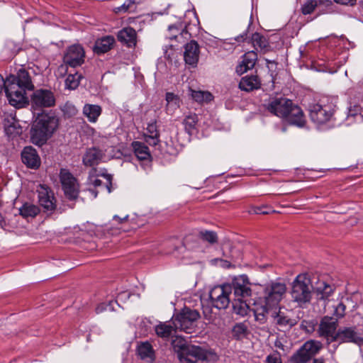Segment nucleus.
<instances>
[{"label":"nucleus","mask_w":363,"mask_h":363,"mask_svg":"<svg viewBox=\"0 0 363 363\" xmlns=\"http://www.w3.org/2000/svg\"><path fill=\"white\" fill-rule=\"evenodd\" d=\"M3 89L11 106L22 108L28 104L26 91L33 90L34 84L28 72L20 69L16 74H10L6 79L0 74V94Z\"/></svg>","instance_id":"obj_1"},{"label":"nucleus","mask_w":363,"mask_h":363,"mask_svg":"<svg viewBox=\"0 0 363 363\" xmlns=\"http://www.w3.org/2000/svg\"><path fill=\"white\" fill-rule=\"evenodd\" d=\"M267 109L272 114L284 119L291 125L303 127L306 119L301 108L294 105L291 100L284 97L272 98Z\"/></svg>","instance_id":"obj_2"},{"label":"nucleus","mask_w":363,"mask_h":363,"mask_svg":"<svg viewBox=\"0 0 363 363\" xmlns=\"http://www.w3.org/2000/svg\"><path fill=\"white\" fill-rule=\"evenodd\" d=\"M30 130L31 142L41 146L52 136L57 130L59 120L54 114L39 113Z\"/></svg>","instance_id":"obj_3"},{"label":"nucleus","mask_w":363,"mask_h":363,"mask_svg":"<svg viewBox=\"0 0 363 363\" xmlns=\"http://www.w3.org/2000/svg\"><path fill=\"white\" fill-rule=\"evenodd\" d=\"M312 289L311 279L305 274H299L292 283L291 298L299 306L303 307L311 301Z\"/></svg>","instance_id":"obj_4"},{"label":"nucleus","mask_w":363,"mask_h":363,"mask_svg":"<svg viewBox=\"0 0 363 363\" xmlns=\"http://www.w3.org/2000/svg\"><path fill=\"white\" fill-rule=\"evenodd\" d=\"M311 120L318 124H324L331 120L335 111V105L328 99H322L308 107Z\"/></svg>","instance_id":"obj_5"},{"label":"nucleus","mask_w":363,"mask_h":363,"mask_svg":"<svg viewBox=\"0 0 363 363\" xmlns=\"http://www.w3.org/2000/svg\"><path fill=\"white\" fill-rule=\"evenodd\" d=\"M199 317L200 314L196 310L185 307L173 318L174 329L191 334L193 333L196 325V322Z\"/></svg>","instance_id":"obj_6"},{"label":"nucleus","mask_w":363,"mask_h":363,"mask_svg":"<svg viewBox=\"0 0 363 363\" xmlns=\"http://www.w3.org/2000/svg\"><path fill=\"white\" fill-rule=\"evenodd\" d=\"M286 291V286L285 284L271 281L264 285L260 299L268 306L277 308Z\"/></svg>","instance_id":"obj_7"},{"label":"nucleus","mask_w":363,"mask_h":363,"mask_svg":"<svg viewBox=\"0 0 363 363\" xmlns=\"http://www.w3.org/2000/svg\"><path fill=\"white\" fill-rule=\"evenodd\" d=\"M232 289L230 284H224L213 287L209 292L211 304L219 310L225 309L229 306L232 298Z\"/></svg>","instance_id":"obj_8"},{"label":"nucleus","mask_w":363,"mask_h":363,"mask_svg":"<svg viewBox=\"0 0 363 363\" xmlns=\"http://www.w3.org/2000/svg\"><path fill=\"white\" fill-rule=\"evenodd\" d=\"M85 51L83 47L79 44L72 45L67 48L63 56L64 65H61L59 70H65L67 68H76L82 66L84 62Z\"/></svg>","instance_id":"obj_9"},{"label":"nucleus","mask_w":363,"mask_h":363,"mask_svg":"<svg viewBox=\"0 0 363 363\" xmlns=\"http://www.w3.org/2000/svg\"><path fill=\"white\" fill-rule=\"evenodd\" d=\"M31 108L35 113H39L44 108H50L55 104V97L52 91L40 89L34 91L31 96Z\"/></svg>","instance_id":"obj_10"},{"label":"nucleus","mask_w":363,"mask_h":363,"mask_svg":"<svg viewBox=\"0 0 363 363\" xmlns=\"http://www.w3.org/2000/svg\"><path fill=\"white\" fill-rule=\"evenodd\" d=\"M321 343L315 340L306 341L291 357V363H307L321 349Z\"/></svg>","instance_id":"obj_11"},{"label":"nucleus","mask_w":363,"mask_h":363,"mask_svg":"<svg viewBox=\"0 0 363 363\" xmlns=\"http://www.w3.org/2000/svg\"><path fill=\"white\" fill-rule=\"evenodd\" d=\"M60 180L65 196L69 200H75L79 193V184L77 179L67 169H61Z\"/></svg>","instance_id":"obj_12"},{"label":"nucleus","mask_w":363,"mask_h":363,"mask_svg":"<svg viewBox=\"0 0 363 363\" xmlns=\"http://www.w3.org/2000/svg\"><path fill=\"white\" fill-rule=\"evenodd\" d=\"M181 363H196L199 360L206 359V351L199 346L188 345L182 347L178 353Z\"/></svg>","instance_id":"obj_13"},{"label":"nucleus","mask_w":363,"mask_h":363,"mask_svg":"<svg viewBox=\"0 0 363 363\" xmlns=\"http://www.w3.org/2000/svg\"><path fill=\"white\" fill-rule=\"evenodd\" d=\"M230 284L235 298H247L252 294L250 283L247 275L242 274L235 277Z\"/></svg>","instance_id":"obj_14"},{"label":"nucleus","mask_w":363,"mask_h":363,"mask_svg":"<svg viewBox=\"0 0 363 363\" xmlns=\"http://www.w3.org/2000/svg\"><path fill=\"white\" fill-rule=\"evenodd\" d=\"M38 202L45 211H53L56 208L55 199L52 190L46 185L40 184L37 188Z\"/></svg>","instance_id":"obj_15"},{"label":"nucleus","mask_w":363,"mask_h":363,"mask_svg":"<svg viewBox=\"0 0 363 363\" xmlns=\"http://www.w3.org/2000/svg\"><path fill=\"white\" fill-rule=\"evenodd\" d=\"M335 341L340 342H352L358 345H363V337H361L354 327H344L337 330Z\"/></svg>","instance_id":"obj_16"},{"label":"nucleus","mask_w":363,"mask_h":363,"mask_svg":"<svg viewBox=\"0 0 363 363\" xmlns=\"http://www.w3.org/2000/svg\"><path fill=\"white\" fill-rule=\"evenodd\" d=\"M337 322L333 318L325 316L319 324L318 333L320 337H325L330 342H334L337 333Z\"/></svg>","instance_id":"obj_17"},{"label":"nucleus","mask_w":363,"mask_h":363,"mask_svg":"<svg viewBox=\"0 0 363 363\" xmlns=\"http://www.w3.org/2000/svg\"><path fill=\"white\" fill-rule=\"evenodd\" d=\"M117 39L122 45L135 48L138 43V35L134 28L128 26L118 31Z\"/></svg>","instance_id":"obj_18"},{"label":"nucleus","mask_w":363,"mask_h":363,"mask_svg":"<svg viewBox=\"0 0 363 363\" xmlns=\"http://www.w3.org/2000/svg\"><path fill=\"white\" fill-rule=\"evenodd\" d=\"M132 147L136 157L138 160L143 162L142 166L143 169H147L149 168L152 157L148 147L139 141L133 142Z\"/></svg>","instance_id":"obj_19"},{"label":"nucleus","mask_w":363,"mask_h":363,"mask_svg":"<svg viewBox=\"0 0 363 363\" xmlns=\"http://www.w3.org/2000/svg\"><path fill=\"white\" fill-rule=\"evenodd\" d=\"M21 160L28 168L36 169L40 165V158L35 148L26 146L21 152Z\"/></svg>","instance_id":"obj_20"},{"label":"nucleus","mask_w":363,"mask_h":363,"mask_svg":"<svg viewBox=\"0 0 363 363\" xmlns=\"http://www.w3.org/2000/svg\"><path fill=\"white\" fill-rule=\"evenodd\" d=\"M184 53V61L186 64L192 66L196 65L199 61V46L195 40L186 43Z\"/></svg>","instance_id":"obj_21"},{"label":"nucleus","mask_w":363,"mask_h":363,"mask_svg":"<svg viewBox=\"0 0 363 363\" xmlns=\"http://www.w3.org/2000/svg\"><path fill=\"white\" fill-rule=\"evenodd\" d=\"M257 60V54L255 51H250L242 56V60L236 67V72L242 74L247 70L252 69Z\"/></svg>","instance_id":"obj_22"},{"label":"nucleus","mask_w":363,"mask_h":363,"mask_svg":"<svg viewBox=\"0 0 363 363\" xmlns=\"http://www.w3.org/2000/svg\"><path fill=\"white\" fill-rule=\"evenodd\" d=\"M115 43L116 40L113 35H105L98 38L94 45V52L97 55L106 53L113 48Z\"/></svg>","instance_id":"obj_23"},{"label":"nucleus","mask_w":363,"mask_h":363,"mask_svg":"<svg viewBox=\"0 0 363 363\" xmlns=\"http://www.w3.org/2000/svg\"><path fill=\"white\" fill-rule=\"evenodd\" d=\"M261 85L257 75H246L241 78L238 86L242 91L250 92L260 89Z\"/></svg>","instance_id":"obj_24"},{"label":"nucleus","mask_w":363,"mask_h":363,"mask_svg":"<svg viewBox=\"0 0 363 363\" xmlns=\"http://www.w3.org/2000/svg\"><path fill=\"white\" fill-rule=\"evenodd\" d=\"M103 155L102 151L98 148H89L86 151L83 156V164L88 167L97 165L102 159Z\"/></svg>","instance_id":"obj_25"},{"label":"nucleus","mask_w":363,"mask_h":363,"mask_svg":"<svg viewBox=\"0 0 363 363\" xmlns=\"http://www.w3.org/2000/svg\"><path fill=\"white\" fill-rule=\"evenodd\" d=\"M272 308V306H268L260 299V303H255L252 309L255 320L261 324L264 323L267 319V314Z\"/></svg>","instance_id":"obj_26"},{"label":"nucleus","mask_w":363,"mask_h":363,"mask_svg":"<svg viewBox=\"0 0 363 363\" xmlns=\"http://www.w3.org/2000/svg\"><path fill=\"white\" fill-rule=\"evenodd\" d=\"M332 4L330 0H306L301 6V11L303 15L311 14L320 6H329Z\"/></svg>","instance_id":"obj_27"},{"label":"nucleus","mask_w":363,"mask_h":363,"mask_svg":"<svg viewBox=\"0 0 363 363\" xmlns=\"http://www.w3.org/2000/svg\"><path fill=\"white\" fill-rule=\"evenodd\" d=\"M147 134L145 135V141L150 145L155 146L160 142V132L157 129L156 121L147 124Z\"/></svg>","instance_id":"obj_28"},{"label":"nucleus","mask_w":363,"mask_h":363,"mask_svg":"<svg viewBox=\"0 0 363 363\" xmlns=\"http://www.w3.org/2000/svg\"><path fill=\"white\" fill-rule=\"evenodd\" d=\"M82 112L90 123H96L101 114L102 108L99 105L86 104L84 106Z\"/></svg>","instance_id":"obj_29"},{"label":"nucleus","mask_w":363,"mask_h":363,"mask_svg":"<svg viewBox=\"0 0 363 363\" xmlns=\"http://www.w3.org/2000/svg\"><path fill=\"white\" fill-rule=\"evenodd\" d=\"M272 317L273 318L274 322L280 327H291L296 325V323L294 319L290 318L280 310L277 313L272 312Z\"/></svg>","instance_id":"obj_30"},{"label":"nucleus","mask_w":363,"mask_h":363,"mask_svg":"<svg viewBox=\"0 0 363 363\" xmlns=\"http://www.w3.org/2000/svg\"><path fill=\"white\" fill-rule=\"evenodd\" d=\"M39 207L35 204L25 203L19 208V214L23 218H35L40 213Z\"/></svg>","instance_id":"obj_31"},{"label":"nucleus","mask_w":363,"mask_h":363,"mask_svg":"<svg viewBox=\"0 0 363 363\" xmlns=\"http://www.w3.org/2000/svg\"><path fill=\"white\" fill-rule=\"evenodd\" d=\"M168 30L169 38L171 40H177L179 38H186V35H190L186 28H182V23L169 26Z\"/></svg>","instance_id":"obj_32"},{"label":"nucleus","mask_w":363,"mask_h":363,"mask_svg":"<svg viewBox=\"0 0 363 363\" xmlns=\"http://www.w3.org/2000/svg\"><path fill=\"white\" fill-rule=\"evenodd\" d=\"M242 298L235 297L230 302L233 304V312L239 315L245 316L247 314L250 308L246 302L242 300Z\"/></svg>","instance_id":"obj_33"},{"label":"nucleus","mask_w":363,"mask_h":363,"mask_svg":"<svg viewBox=\"0 0 363 363\" xmlns=\"http://www.w3.org/2000/svg\"><path fill=\"white\" fill-rule=\"evenodd\" d=\"M253 46L258 49L259 48L262 51L267 52L269 50V43L265 37L258 33L252 34L251 38Z\"/></svg>","instance_id":"obj_34"},{"label":"nucleus","mask_w":363,"mask_h":363,"mask_svg":"<svg viewBox=\"0 0 363 363\" xmlns=\"http://www.w3.org/2000/svg\"><path fill=\"white\" fill-rule=\"evenodd\" d=\"M198 116L196 113H191L186 116L184 119L183 124L186 131L191 135L196 130V125L198 123Z\"/></svg>","instance_id":"obj_35"},{"label":"nucleus","mask_w":363,"mask_h":363,"mask_svg":"<svg viewBox=\"0 0 363 363\" xmlns=\"http://www.w3.org/2000/svg\"><path fill=\"white\" fill-rule=\"evenodd\" d=\"M198 238L210 245L216 244L218 241L217 233L213 230H201L198 233Z\"/></svg>","instance_id":"obj_36"},{"label":"nucleus","mask_w":363,"mask_h":363,"mask_svg":"<svg viewBox=\"0 0 363 363\" xmlns=\"http://www.w3.org/2000/svg\"><path fill=\"white\" fill-rule=\"evenodd\" d=\"M173 330H176L174 327L166 323H160L155 327L156 334L162 338L169 337Z\"/></svg>","instance_id":"obj_37"},{"label":"nucleus","mask_w":363,"mask_h":363,"mask_svg":"<svg viewBox=\"0 0 363 363\" xmlns=\"http://www.w3.org/2000/svg\"><path fill=\"white\" fill-rule=\"evenodd\" d=\"M82 75L78 72L68 74L65 79V87L69 89H75L78 87Z\"/></svg>","instance_id":"obj_38"},{"label":"nucleus","mask_w":363,"mask_h":363,"mask_svg":"<svg viewBox=\"0 0 363 363\" xmlns=\"http://www.w3.org/2000/svg\"><path fill=\"white\" fill-rule=\"evenodd\" d=\"M128 215H125L123 217H120L118 216H114L113 218V221L116 223L117 225L116 228L115 230L113 229V226L108 227L107 229L110 231V233L113 235L116 234L117 230H119L121 229H123L124 231L126 230L123 228V225L128 222Z\"/></svg>","instance_id":"obj_39"},{"label":"nucleus","mask_w":363,"mask_h":363,"mask_svg":"<svg viewBox=\"0 0 363 363\" xmlns=\"http://www.w3.org/2000/svg\"><path fill=\"white\" fill-rule=\"evenodd\" d=\"M191 96L194 100L201 103L203 101H210L212 100L213 96L208 91H191Z\"/></svg>","instance_id":"obj_40"},{"label":"nucleus","mask_w":363,"mask_h":363,"mask_svg":"<svg viewBox=\"0 0 363 363\" xmlns=\"http://www.w3.org/2000/svg\"><path fill=\"white\" fill-rule=\"evenodd\" d=\"M138 354L141 359L151 357L153 354V349L152 345L146 342L142 343L138 348Z\"/></svg>","instance_id":"obj_41"},{"label":"nucleus","mask_w":363,"mask_h":363,"mask_svg":"<svg viewBox=\"0 0 363 363\" xmlns=\"http://www.w3.org/2000/svg\"><path fill=\"white\" fill-rule=\"evenodd\" d=\"M61 111H62L65 117L67 118L74 117L78 113V110L76 106L70 101L65 103L61 107Z\"/></svg>","instance_id":"obj_42"},{"label":"nucleus","mask_w":363,"mask_h":363,"mask_svg":"<svg viewBox=\"0 0 363 363\" xmlns=\"http://www.w3.org/2000/svg\"><path fill=\"white\" fill-rule=\"evenodd\" d=\"M333 289L330 284H323V286H319L317 289L318 298L320 300H326L333 294Z\"/></svg>","instance_id":"obj_43"},{"label":"nucleus","mask_w":363,"mask_h":363,"mask_svg":"<svg viewBox=\"0 0 363 363\" xmlns=\"http://www.w3.org/2000/svg\"><path fill=\"white\" fill-rule=\"evenodd\" d=\"M21 128L19 125L13 123L5 127V133L9 138H14L21 134Z\"/></svg>","instance_id":"obj_44"},{"label":"nucleus","mask_w":363,"mask_h":363,"mask_svg":"<svg viewBox=\"0 0 363 363\" xmlns=\"http://www.w3.org/2000/svg\"><path fill=\"white\" fill-rule=\"evenodd\" d=\"M247 333V328L244 323H238L233 328V335L240 340L244 337Z\"/></svg>","instance_id":"obj_45"},{"label":"nucleus","mask_w":363,"mask_h":363,"mask_svg":"<svg viewBox=\"0 0 363 363\" xmlns=\"http://www.w3.org/2000/svg\"><path fill=\"white\" fill-rule=\"evenodd\" d=\"M274 212L270 206H252L248 210L250 214H269Z\"/></svg>","instance_id":"obj_46"},{"label":"nucleus","mask_w":363,"mask_h":363,"mask_svg":"<svg viewBox=\"0 0 363 363\" xmlns=\"http://www.w3.org/2000/svg\"><path fill=\"white\" fill-rule=\"evenodd\" d=\"M332 307L334 308L333 315H335L337 318H340L345 316L346 306L342 303L340 302L337 304L332 305Z\"/></svg>","instance_id":"obj_47"},{"label":"nucleus","mask_w":363,"mask_h":363,"mask_svg":"<svg viewBox=\"0 0 363 363\" xmlns=\"http://www.w3.org/2000/svg\"><path fill=\"white\" fill-rule=\"evenodd\" d=\"M358 116H360L361 117L363 116L362 107L359 104H354L352 106L351 105L348 108L347 117L348 118H350V117L354 118Z\"/></svg>","instance_id":"obj_48"},{"label":"nucleus","mask_w":363,"mask_h":363,"mask_svg":"<svg viewBox=\"0 0 363 363\" xmlns=\"http://www.w3.org/2000/svg\"><path fill=\"white\" fill-rule=\"evenodd\" d=\"M203 313L206 320L213 321L216 318V313L213 312L212 307L203 305Z\"/></svg>","instance_id":"obj_49"},{"label":"nucleus","mask_w":363,"mask_h":363,"mask_svg":"<svg viewBox=\"0 0 363 363\" xmlns=\"http://www.w3.org/2000/svg\"><path fill=\"white\" fill-rule=\"evenodd\" d=\"M266 363H282L281 354L274 351L267 357Z\"/></svg>","instance_id":"obj_50"},{"label":"nucleus","mask_w":363,"mask_h":363,"mask_svg":"<svg viewBox=\"0 0 363 363\" xmlns=\"http://www.w3.org/2000/svg\"><path fill=\"white\" fill-rule=\"evenodd\" d=\"M135 4L133 0H126L121 6L116 8V12H126L129 11L130 7Z\"/></svg>","instance_id":"obj_51"},{"label":"nucleus","mask_w":363,"mask_h":363,"mask_svg":"<svg viewBox=\"0 0 363 363\" xmlns=\"http://www.w3.org/2000/svg\"><path fill=\"white\" fill-rule=\"evenodd\" d=\"M315 324H316V322L314 320H311V321L303 320L302 322L301 325L303 327H305L306 328V330L308 332H310V331H313L314 330V326L315 325Z\"/></svg>","instance_id":"obj_52"},{"label":"nucleus","mask_w":363,"mask_h":363,"mask_svg":"<svg viewBox=\"0 0 363 363\" xmlns=\"http://www.w3.org/2000/svg\"><path fill=\"white\" fill-rule=\"evenodd\" d=\"M166 100L168 104L174 103V104H177L178 101L177 97L172 93H167Z\"/></svg>","instance_id":"obj_53"},{"label":"nucleus","mask_w":363,"mask_h":363,"mask_svg":"<svg viewBox=\"0 0 363 363\" xmlns=\"http://www.w3.org/2000/svg\"><path fill=\"white\" fill-rule=\"evenodd\" d=\"M336 3L343 5H354L357 0H334Z\"/></svg>","instance_id":"obj_54"},{"label":"nucleus","mask_w":363,"mask_h":363,"mask_svg":"<svg viewBox=\"0 0 363 363\" xmlns=\"http://www.w3.org/2000/svg\"><path fill=\"white\" fill-rule=\"evenodd\" d=\"M109 306V305L106 304V303H101L99 304L96 308V312L97 313H99L101 312H102L104 310H105L106 308H107Z\"/></svg>","instance_id":"obj_55"},{"label":"nucleus","mask_w":363,"mask_h":363,"mask_svg":"<svg viewBox=\"0 0 363 363\" xmlns=\"http://www.w3.org/2000/svg\"><path fill=\"white\" fill-rule=\"evenodd\" d=\"M104 176L106 179V180H107L108 183L107 184L108 191V192H111V185H112V183H111L112 177L109 174H104Z\"/></svg>","instance_id":"obj_56"},{"label":"nucleus","mask_w":363,"mask_h":363,"mask_svg":"<svg viewBox=\"0 0 363 363\" xmlns=\"http://www.w3.org/2000/svg\"><path fill=\"white\" fill-rule=\"evenodd\" d=\"M312 363H325V361L323 357H318L313 359Z\"/></svg>","instance_id":"obj_57"},{"label":"nucleus","mask_w":363,"mask_h":363,"mask_svg":"<svg viewBox=\"0 0 363 363\" xmlns=\"http://www.w3.org/2000/svg\"><path fill=\"white\" fill-rule=\"evenodd\" d=\"M247 34L240 35L237 37L236 40L238 42H242L246 39Z\"/></svg>","instance_id":"obj_58"},{"label":"nucleus","mask_w":363,"mask_h":363,"mask_svg":"<svg viewBox=\"0 0 363 363\" xmlns=\"http://www.w3.org/2000/svg\"><path fill=\"white\" fill-rule=\"evenodd\" d=\"M93 184L94 186H99L102 184V181L99 179H95L93 182Z\"/></svg>","instance_id":"obj_59"},{"label":"nucleus","mask_w":363,"mask_h":363,"mask_svg":"<svg viewBox=\"0 0 363 363\" xmlns=\"http://www.w3.org/2000/svg\"><path fill=\"white\" fill-rule=\"evenodd\" d=\"M220 261L223 262V266L224 267L228 268L231 265V264L228 261H227V260L220 259Z\"/></svg>","instance_id":"obj_60"},{"label":"nucleus","mask_w":363,"mask_h":363,"mask_svg":"<svg viewBox=\"0 0 363 363\" xmlns=\"http://www.w3.org/2000/svg\"><path fill=\"white\" fill-rule=\"evenodd\" d=\"M6 222L4 220V218L1 213H0V226L3 228V226L5 225Z\"/></svg>","instance_id":"obj_61"},{"label":"nucleus","mask_w":363,"mask_h":363,"mask_svg":"<svg viewBox=\"0 0 363 363\" xmlns=\"http://www.w3.org/2000/svg\"><path fill=\"white\" fill-rule=\"evenodd\" d=\"M265 61H266V63L267 65V67L269 68V64H274V65H277V63L275 62V61H272V60H268V59H265Z\"/></svg>","instance_id":"obj_62"},{"label":"nucleus","mask_w":363,"mask_h":363,"mask_svg":"<svg viewBox=\"0 0 363 363\" xmlns=\"http://www.w3.org/2000/svg\"><path fill=\"white\" fill-rule=\"evenodd\" d=\"M360 6H361L362 9L363 10V1H362L360 2Z\"/></svg>","instance_id":"obj_63"},{"label":"nucleus","mask_w":363,"mask_h":363,"mask_svg":"<svg viewBox=\"0 0 363 363\" xmlns=\"http://www.w3.org/2000/svg\"><path fill=\"white\" fill-rule=\"evenodd\" d=\"M93 193H94V197H96V196H97V193H96V192H94V191H93Z\"/></svg>","instance_id":"obj_64"}]
</instances>
